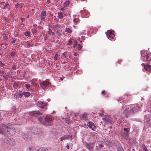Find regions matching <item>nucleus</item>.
Listing matches in <instances>:
<instances>
[{
    "label": "nucleus",
    "mask_w": 151,
    "mask_h": 151,
    "mask_svg": "<svg viewBox=\"0 0 151 151\" xmlns=\"http://www.w3.org/2000/svg\"><path fill=\"white\" fill-rule=\"evenodd\" d=\"M4 131L11 135L14 134L16 132L14 128L13 127H8L4 124H0V134H3Z\"/></svg>",
    "instance_id": "obj_1"
},
{
    "label": "nucleus",
    "mask_w": 151,
    "mask_h": 151,
    "mask_svg": "<svg viewBox=\"0 0 151 151\" xmlns=\"http://www.w3.org/2000/svg\"><path fill=\"white\" fill-rule=\"evenodd\" d=\"M38 120L40 123L44 125L48 126L52 125V119L50 116H44L42 117H40L38 118Z\"/></svg>",
    "instance_id": "obj_2"
},
{
    "label": "nucleus",
    "mask_w": 151,
    "mask_h": 151,
    "mask_svg": "<svg viewBox=\"0 0 151 151\" xmlns=\"http://www.w3.org/2000/svg\"><path fill=\"white\" fill-rule=\"evenodd\" d=\"M21 136L24 140L27 141L30 140L32 138L31 133L28 131L22 133Z\"/></svg>",
    "instance_id": "obj_3"
},
{
    "label": "nucleus",
    "mask_w": 151,
    "mask_h": 151,
    "mask_svg": "<svg viewBox=\"0 0 151 151\" xmlns=\"http://www.w3.org/2000/svg\"><path fill=\"white\" fill-rule=\"evenodd\" d=\"M113 31L108 30L105 32L108 39L112 41H114L115 39V36L113 33Z\"/></svg>",
    "instance_id": "obj_4"
},
{
    "label": "nucleus",
    "mask_w": 151,
    "mask_h": 151,
    "mask_svg": "<svg viewBox=\"0 0 151 151\" xmlns=\"http://www.w3.org/2000/svg\"><path fill=\"white\" fill-rule=\"evenodd\" d=\"M140 108L139 106L138 107L137 106H135L134 105H132L130 106V109H129V112L130 113L133 114L135 113L138 111V110L140 111L141 109H140Z\"/></svg>",
    "instance_id": "obj_5"
},
{
    "label": "nucleus",
    "mask_w": 151,
    "mask_h": 151,
    "mask_svg": "<svg viewBox=\"0 0 151 151\" xmlns=\"http://www.w3.org/2000/svg\"><path fill=\"white\" fill-rule=\"evenodd\" d=\"M2 140L6 143L12 145H14L15 144V141H14L13 143H12L11 141V139L6 136H4L2 139Z\"/></svg>",
    "instance_id": "obj_6"
},
{
    "label": "nucleus",
    "mask_w": 151,
    "mask_h": 151,
    "mask_svg": "<svg viewBox=\"0 0 151 151\" xmlns=\"http://www.w3.org/2000/svg\"><path fill=\"white\" fill-rule=\"evenodd\" d=\"M72 43H73V47H75L76 46H77L78 47H82V46L80 43L78 44L77 41L73 40H69L68 41L67 44L70 45Z\"/></svg>",
    "instance_id": "obj_7"
},
{
    "label": "nucleus",
    "mask_w": 151,
    "mask_h": 151,
    "mask_svg": "<svg viewBox=\"0 0 151 151\" xmlns=\"http://www.w3.org/2000/svg\"><path fill=\"white\" fill-rule=\"evenodd\" d=\"M129 132V129L124 128L122 130V135L124 139L128 138V132Z\"/></svg>",
    "instance_id": "obj_8"
},
{
    "label": "nucleus",
    "mask_w": 151,
    "mask_h": 151,
    "mask_svg": "<svg viewBox=\"0 0 151 151\" xmlns=\"http://www.w3.org/2000/svg\"><path fill=\"white\" fill-rule=\"evenodd\" d=\"M36 104L40 108L46 109L47 108L46 106H47V103H44L43 102L37 101L36 103Z\"/></svg>",
    "instance_id": "obj_9"
},
{
    "label": "nucleus",
    "mask_w": 151,
    "mask_h": 151,
    "mask_svg": "<svg viewBox=\"0 0 151 151\" xmlns=\"http://www.w3.org/2000/svg\"><path fill=\"white\" fill-rule=\"evenodd\" d=\"M129 112V109L128 107L126 108L125 109L123 108V110L122 113V114L121 116L122 117H127L130 114Z\"/></svg>",
    "instance_id": "obj_10"
},
{
    "label": "nucleus",
    "mask_w": 151,
    "mask_h": 151,
    "mask_svg": "<svg viewBox=\"0 0 151 151\" xmlns=\"http://www.w3.org/2000/svg\"><path fill=\"white\" fill-rule=\"evenodd\" d=\"M28 114L30 116H38L42 114V113L39 111H32L29 112Z\"/></svg>",
    "instance_id": "obj_11"
},
{
    "label": "nucleus",
    "mask_w": 151,
    "mask_h": 151,
    "mask_svg": "<svg viewBox=\"0 0 151 151\" xmlns=\"http://www.w3.org/2000/svg\"><path fill=\"white\" fill-rule=\"evenodd\" d=\"M51 84L47 80H46L43 81L42 83H40V85L43 89H45L47 86H48Z\"/></svg>",
    "instance_id": "obj_12"
},
{
    "label": "nucleus",
    "mask_w": 151,
    "mask_h": 151,
    "mask_svg": "<svg viewBox=\"0 0 151 151\" xmlns=\"http://www.w3.org/2000/svg\"><path fill=\"white\" fill-rule=\"evenodd\" d=\"M143 61H151V54L148 53L147 55L144 56L142 57V59Z\"/></svg>",
    "instance_id": "obj_13"
},
{
    "label": "nucleus",
    "mask_w": 151,
    "mask_h": 151,
    "mask_svg": "<svg viewBox=\"0 0 151 151\" xmlns=\"http://www.w3.org/2000/svg\"><path fill=\"white\" fill-rule=\"evenodd\" d=\"M94 124L93 123L91 122H89L87 123V125L90 128H91L93 130L96 131L95 129L93 128V126L94 125Z\"/></svg>",
    "instance_id": "obj_14"
},
{
    "label": "nucleus",
    "mask_w": 151,
    "mask_h": 151,
    "mask_svg": "<svg viewBox=\"0 0 151 151\" xmlns=\"http://www.w3.org/2000/svg\"><path fill=\"white\" fill-rule=\"evenodd\" d=\"M88 149L90 150H92L93 147V145L92 143H87L86 144Z\"/></svg>",
    "instance_id": "obj_15"
},
{
    "label": "nucleus",
    "mask_w": 151,
    "mask_h": 151,
    "mask_svg": "<svg viewBox=\"0 0 151 151\" xmlns=\"http://www.w3.org/2000/svg\"><path fill=\"white\" fill-rule=\"evenodd\" d=\"M106 122H108L109 123H111L112 121L109 117L106 116H105L103 118Z\"/></svg>",
    "instance_id": "obj_16"
},
{
    "label": "nucleus",
    "mask_w": 151,
    "mask_h": 151,
    "mask_svg": "<svg viewBox=\"0 0 151 151\" xmlns=\"http://www.w3.org/2000/svg\"><path fill=\"white\" fill-rule=\"evenodd\" d=\"M80 117L84 120H86L88 119L87 114H81L80 115Z\"/></svg>",
    "instance_id": "obj_17"
},
{
    "label": "nucleus",
    "mask_w": 151,
    "mask_h": 151,
    "mask_svg": "<svg viewBox=\"0 0 151 151\" xmlns=\"http://www.w3.org/2000/svg\"><path fill=\"white\" fill-rule=\"evenodd\" d=\"M146 122L147 125H150L151 124V115L149 117L146 119Z\"/></svg>",
    "instance_id": "obj_18"
},
{
    "label": "nucleus",
    "mask_w": 151,
    "mask_h": 151,
    "mask_svg": "<svg viewBox=\"0 0 151 151\" xmlns=\"http://www.w3.org/2000/svg\"><path fill=\"white\" fill-rule=\"evenodd\" d=\"M144 68L147 71H150L151 70V65H146L145 66Z\"/></svg>",
    "instance_id": "obj_19"
},
{
    "label": "nucleus",
    "mask_w": 151,
    "mask_h": 151,
    "mask_svg": "<svg viewBox=\"0 0 151 151\" xmlns=\"http://www.w3.org/2000/svg\"><path fill=\"white\" fill-rule=\"evenodd\" d=\"M69 138V135H65L64 136L62 137H61L60 139V141H62L64 139H68Z\"/></svg>",
    "instance_id": "obj_20"
},
{
    "label": "nucleus",
    "mask_w": 151,
    "mask_h": 151,
    "mask_svg": "<svg viewBox=\"0 0 151 151\" xmlns=\"http://www.w3.org/2000/svg\"><path fill=\"white\" fill-rule=\"evenodd\" d=\"M22 94H23V95H24V96L26 97H29L30 95V93L29 92H23L22 93Z\"/></svg>",
    "instance_id": "obj_21"
},
{
    "label": "nucleus",
    "mask_w": 151,
    "mask_h": 151,
    "mask_svg": "<svg viewBox=\"0 0 151 151\" xmlns=\"http://www.w3.org/2000/svg\"><path fill=\"white\" fill-rule=\"evenodd\" d=\"M36 151H48V150L47 148H41L37 150Z\"/></svg>",
    "instance_id": "obj_22"
},
{
    "label": "nucleus",
    "mask_w": 151,
    "mask_h": 151,
    "mask_svg": "<svg viewBox=\"0 0 151 151\" xmlns=\"http://www.w3.org/2000/svg\"><path fill=\"white\" fill-rule=\"evenodd\" d=\"M4 86H3L1 87V88L0 89V91L1 92V93H2V94H4L3 93H6L5 91H4Z\"/></svg>",
    "instance_id": "obj_23"
},
{
    "label": "nucleus",
    "mask_w": 151,
    "mask_h": 151,
    "mask_svg": "<svg viewBox=\"0 0 151 151\" xmlns=\"http://www.w3.org/2000/svg\"><path fill=\"white\" fill-rule=\"evenodd\" d=\"M117 151H124L123 149L122 148L121 146H118L117 148Z\"/></svg>",
    "instance_id": "obj_24"
},
{
    "label": "nucleus",
    "mask_w": 151,
    "mask_h": 151,
    "mask_svg": "<svg viewBox=\"0 0 151 151\" xmlns=\"http://www.w3.org/2000/svg\"><path fill=\"white\" fill-rule=\"evenodd\" d=\"M65 31L68 33H71L72 32V30L69 28H66L65 30Z\"/></svg>",
    "instance_id": "obj_25"
},
{
    "label": "nucleus",
    "mask_w": 151,
    "mask_h": 151,
    "mask_svg": "<svg viewBox=\"0 0 151 151\" xmlns=\"http://www.w3.org/2000/svg\"><path fill=\"white\" fill-rule=\"evenodd\" d=\"M24 35L25 36H27L28 37H29L31 36V34L30 32H26L25 33Z\"/></svg>",
    "instance_id": "obj_26"
},
{
    "label": "nucleus",
    "mask_w": 151,
    "mask_h": 151,
    "mask_svg": "<svg viewBox=\"0 0 151 151\" xmlns=\"http://www.w3.org/2000/svg\"><path fill=\"white\" fill-rule=\"evenodd\" d=\"M58 17L60 19H62L63 17L62 12H59L58 13Z\"/></svg>",
    "instance_id": "obj_27"
},
{
    "label": "nucleus",
    "mask_w": 151,
    "mask_h": 151,
    "mask_svg": "<svg viewBox=\"0 0 151 151\" xmlns=\"http://www.w3.org/2000/svg\"><path fill=\"white\" fill-rule=\"evenodd\" d=\"M13 87L15 89H17L18 88V84L16 83H14L13 84Z\"/></svg>",
    "instance_id": "obj_28"
},
{
    "label": "nucleus",
    "mask_w": 151,
    "mask_h": 151,
    "mask_svg": "<svg viewBox=\"0 0 151 151\" xmlns=\"http://www.w3.org/2000/svg\"><path fill=\"white\" fill-rule=\"evenodd\" d=\"M70 3V2L69 1H67L65 2L64 4V5L65 6H68L69 4Z\"/></svg>",
    "instance_id": "obj_29"
},
{
    "label": "nucleus",
    "mask_w": 151,
    "mask_h": 151,
    "mask_svg": "<svg viewBox=\"0 0 151 151\" xmlns=\"http://www.w3.org/2000/svg\"><path fill=\"white\" fill-rule=\"evenodd\" d=\"M9 4H8L5 3V5H4V7L3 8V9H6V8H9Z\"/></svg>",
    "instance_id": "obj_30"
},
{
    "label": "nucleus",
    "mask_w": 151,
    "mask_h": 151,
    "mask_svg": "<svg viewBox=\"0 0 151 151\" xmlns=\"http://www.w3.org/2000/svg\"><path fill=\"white\" fill-rule=\"evenodd\" d=\"M19 7H20V8L22 7V6L21 4H20L18 3L15 6V7L16 9H17Z\"/></svg>",
    "instance_id": "obj_31"
},
{
    "label": "nucleus",
    "mask_w": 151,
    "mask_h": 151,
    "mask_svg": "<svg viewBox=\"0 0 151 151\" xmlns=\"http://www.w3.org/2000/svg\"><path fill=\"white\" fill-rule=\"evenodd\" d=\"M41 15L43 16L46 15V13L45 11H43L41 12Z\"/></svg>",
    "instance_id": "obj_32"
},
{
    "label": "nucleus",
    "mask_w": 151,
    "mask_h": 151,
    "mask_svg": "<svg viewBox=\"0 0 151 151\" xmlns=\"http://www.w3.org/2000/svg\"><path fill=\"white\" fill-rule=\"evenodd\" d=\"M102 94H104V97H105L106 96L107 94V92H106L105 91H102Z\"/></svg>",
    "instance_id": "obj_33"
},
{
    "label": "nucleus",
    "mask_w": 151,
    "mask_h": 151,
    "mask_svg": "<svg viewBox=\"0 0 151 151\" xmlns=\"http://www.w3.org/2000/svg\"><path fill=\"white\" fill-rule=\"evenodd\" d=\"M25 87L26 88H27L28 89H29L30 87V86L29 84H26L25 85Z\"/></svg>",
    "instance_id": "obj_34"
},
{
    "label": "nucleus",
    "mask_w": 151,
    "mask_h": 151,
    "mask_svg": "<svg viewBox=\"0 0 151 151\" xmlns=\"http://www.w3.org/2000/svg\"><path fill=\"white\" fill-rule=\"evenodd\" d=\"M23 95V94H22L21 93H19L18 94V96H17V97L18 98H21L22 97Z\"/></svg>",
    "instance_id": "obj_35"
},
{
    "label": "nucleus",
    "mask_w": 151,
    "mask_h": 151,
    "mask_svg": "<svg viewBox=\"0 0 151 151\" xmlns=\"http://www.w3.org/2000/svg\"><path fill=\"white\" fill-rule=\"evenodd\" d=\"M48 33L49 35H50L52 33V30L49 28H48Z\"/></svg>",
    "instance_id": "obj_36"
},
{
    "label": "nucleus",
    "mask_w": 151,
    "mask_h": 151,
    "mask_svg": "<svg viewBox=\"0 0 151 151\" xmlns=\"http://www.w3.org/2000/svg\"><path fill=\"white\" fill-rule=\"evenodd\" d=\"M58 56V55L57 54H56L55 55L54 57V59L55 60H57V57Z\"/></svg>",
    "instance_id": "obj_37"
},
{
    "label": "nucleus",
    "mask_w": 151,
    "mask_h": 151,
    "mask_svg": "<svg viewBox=\"0 0 151 151\" xmlns=\"http://www.w3.org/2000/svg\"><path fill=\"white\" fill-rule=\"evenodd\" d=\"M5 65V64L3 63L2 62L0 61V67H2Z\"/></svg>",
    "instance_id": "obj_38"
},
{
    "label": "nucleus",
    "mask_w": 151,
    "mask_h": 151,
    "mask_svg": "<svg viewBox=\"0 0 151 151\" xmlns=\"http://www.w3.org/2000/svg\"><path fill=\"white\" fill-rule=\"evenodd\" d=\"M16 41V39L15 38H13L12 39V40L11 41V42L12 43H15Z\"/></svg>",
    "instance_id": "obj_39"
},
{
    "label": "nucleus",
    "mask_w": 151,
    "mask_h": 151,
    "mask_svg": "<svg viewBox=\"0 0 151 151\" xmlns=\"http://www.w3.org/2000/svg\"><path fill=\"white\" fill-rule=\"evenodd\" d=\"M15 52H13L11 53V56L12 57L14 56L15 55Z\"/></svg>",
    "instance_id": "obj_40"
},
{
    "label": "nucleus",
    "mask_w": 151,
    "mask_h": 151,
    "mask_svg": "<svg viewBox=\"0 0 151 151\" xmlns=\"http://www.w3.org/2000/svg\"><path fill=\"white\" fill-rule=\"evenodd\" d=\"M4 73V71L2 70H0V74H1V76H2V74H3Z\"/></svg>",
    "instance_id": "obj_41"
},
{
    "label": "nucleus",
    "mask_w": 151,
    "mask_h": 151,
    "mask_svg": "<svg viewBox=\"0 0 151 151\" xmlns=\"http://www.w3.org/2000/svg\"><path fill=\"white\" fill-rule=\"evenodd\" d=\"M29 151H35V150H34L32 147H30L29 148Z\"/></svg>",
    "instance_id": "obj_42"
},
{
    "label": "nucleus",
    "mask_w": 151,
    "mask_h": 151,
    "mask_svg": "<svg viewBox=\"0 0 151 151\" xmlns=\"http://www.w3.org/2000/svg\"><path fill=\"white\" fill-rule=\"evenodd\" d=\"M25 45L27 47H30V44L29 43H26L25 44Z\"/></svg>",
    "instance_id": "obj_43"
},
{
    "label": "nucleus",
    "mask_w": 151,
    "mask_h": 151,
    "mask_svg": "<svg viewBox=\"0 0 151 151\" xmlns=\"http://www.w3.org/2000/svg\"><path fill=\"white\" fill-rule=\"evenodd\" d=\"M32 32L33 33H36L37 32V31L35 29H32Z\"/></svg>",
    "instance_id": "obj_44"
},
{
    "label": "nucleus",
    "mask_w": 151,
    "mask_h": 151,
    "mask_svg": "<svg viewBox=\"0 0 151 151\" xmlns=\"http://www.w3.org/2000/svg\"><path fill=\"white\" fill-rule=\"evenodd\" d=\"M12 68L14 70H16V66L15 65H13L12 66Z\"/></svg>",
    "instance_id": "obj_45"
},
{
    "label": "nucleus",
    "mask_w": 151,
    "mask_h": 151,
    "mask_svg": "<svg viewBox=\"0 0 151 151\" xmlns=\"http://www.w3.org/2000/svg\"><path fill=\"white\" fill-rule=\"evenodd\" d=\"M45 50H47V51H48L50 52H51L52 51L51 50V49L50 48V50L48 49V50H47V49L46 48H45Z\"/></svg>",
    "instance_id": "obj_46"
},
{
    "label": "nucleus",
    "mask_w": 151,
    "mask_h": 151,
    "mask_svg": "<svg viewBox=\"0 0 151 151\" xmlns=\"http://www.w3.org/2000/svg\"><path fill=\"white\" fill-rule=\"evenodd\" d=\"M16 73L15 71H12L11 72V75H12L13 76V75H14V73Z\"/></svg>",
    "instance_id": "obj_47"
},
{
    "label": "nucleus",
    "mask_w": 151,
    "mask_h": 151,
    "mask_svg": "<svg viewBox=\"0 0 151 151\" xmlns=\"http://www.w3.org/2000/svg\"><path fill=\"white\" fill-rule=\"evenodd\" d=\"M67 53V52H65L63 53V56H64L65 58L66 57V56L65 55V54Z\"/></svg>",
    "instance_id": "obj_48"
},
{
    "label": "nucleus",
    "mask_w": 151,
    "mask_h": 151,
    "mask_svg": "<svg viewBox=\"0 0 151 151\" xmlns=\"http://www.w3.org/2000/svg\"><path fill=\"white\" fill-rule=\"evenodd\" d=\"M77 19L76 18H74L73 19V21L74 22H77Z\"/></svg>",
    "instance_id": "obj_49"
},
{
    "label": "nucleus",
    "mask_w": 151,
    "mask_h": 151,
    "mask_svg": "<svg viewBox=\"0 0 151 151\" xmlns=\"http://www.w3.org/2000/svg\"><path fill=\"white\" fill-rule=\"evenodd\" d=\"M18 96V94H15L14 95V97H15V98H18V97H17V96Z\"/></svg>",
    "instance_id": "obj_50"
},
{
    "label": "nucleus",
    "mask_w": 151,
    "mask_h": 151,
    "mask_svg": "<svg viewBox=\"0 0 151 151\" xmlns=\"http://www.w3.org/2000/svg\"><path fill=\"white\" fill-rule=\"evenodd\" d=\"M73 55L75 56H77L78 54H77L76 53V52H74L73 53Z\"/></svg>",
    "instance_id": "obj_51"
},
{
    "label": "nucleus",
    "mask_w": 151,
    "mask_h": 151,
    "mask_svg": "<svg viewBox=\"0 0 151 151\" xmlns=\"http://www.w3.org/2000/svg\"><path fill=\"white\" fill-rule=\"evenodd\" d=\"M142 147H143V149L146 148L145 146L144 145H142Z\"/></svg>",
    "instance_id": "obj_52"
},
{
    "label": "nucleus",
    "mask_w": 151,
    "mask_h": 151,
    "mask_svg": "<svg viewBox=\"0 0 151 151\" xmlns=\"http://www.w3.org/2000/svg\"><path fill=\"white\" fill-rule=\"evenodd\" d=\"M142 147H143V149L146 148L145 146L144 145H142Z\"/></svg>",
    "instance_id": "obj_53"
},
{
    "label": "nucleus",
    "mask_w": 151,
    "mask_h": 151,
    "mask_svg": "<svg viewBox=\"0 0 151 151\" xmlns=\"http://www.w3.org/2000/svg\"><path fill=\"white\" fill-rule=\"evenodd\" d=\"M93 128L95 129L96 128V126L94 124V125L93 126Z\"/></svg>",
    "instance_id": "obj_54"
},
{
    "label": "nucleus",
    "mask_w": 151,
    "mask_h": 151,
    "mask_svg": "<svg viewBox=\"0 0 151 151\" xmlns=\"http://www.w3.org/2000/svg\"><path fill=\"white\" fill-rule=\"evenodd\" d=\"M143 151H148L147 150V148H145V149H143Z\"/></svg>",
    "instance_id": "obj_55"
},
{
    "label": "nucleus",
    "mask_w": 151,
    "mask_h": 151,
    "mask_svg": "<svg viewBox=\"0 0 151 151\" xmlns=\"http://www.w3.org/2000/svg\"><path fill=\"white\" fill-rule=\"evenodd\" d=\"M32 84L33 86H36V83H32Z\"/></svg>",
    "instance_id": "obj_56"
},
{
    "label": "nucleus",
    "mask_w": 151,
    "mask_h": 151,
    "mask_svg": "<svg viewBox=\"0 0 151 151\" xmlns=\"http://www.w3.org/2000/svg\"><path fill=\"white\" fill-rule=\"evenodd\" d=\"M11 142L12 143H13L14 141H15L13 139H11Z\"/></svg>",
    "instance_id": "obj_57"
},
{
    "label": "nucleus",
    "mask_w": 151,
    "mask_h": 151,
    "mask_svg": "<svg viewBox=\"0 0 151 151\" xmlns=\"http://www.w3.org/2000/svg\"><path fill=\"white\" fill-rule=\"evenodd\" d=\"M66 147L67 149H69V145H67L66 146Z\"/></svg>",
    "instance_id": "obj_58"
},
{
    "label": "nucleus",
    "mask_w": 151,
    "mask_h": 151,
    "mask_svg": "<svg viewBox=\"0 0 151 151\" xmlns=\"http://www.w3.org/2000/svg\"><path fill=\"white\" fill-rule=\"evenodd\" d=\"M51 33H52V36L54 35L55 34V33L54 32H52Z\"/></svg>",
    "instance_id": "obj_59"
},
{
    "label": "nucleus",
    "mask_w": 151,
    "mask_h": 151,
    "mask_svg": "<svg viewBox=\"0 0 151 151\" xmlns=\"http://www.w3.org/2000/svg\"><path fill=\"white\" fill-rule=\"evenodd\" d=\"M34 46V44H30V46L32 47V46Z\"/></svg>",
    "instance_id": "obj_60"
},
{
    "label": "nucleus",
    "mask_w": 151,
    "mask_h": 151,
    "mask_svg": "<svg viewBox=\"0 0 151 151\" xmlns=\"http://www.w3.org/2000/svg\"><path fill=\"white\" fill-rule=\"evenodd\" d=\"M34 27H36L37 26V24H34L33 25Z\"/></svg>",
    "instance_id": "obj_61"
},
{
    "label": "nucleus",
    "mask_w": 151,
    "mask_h": 151,
    "mask_svg": "<svg viewBox=\"0 0 151 151\" xmlns=\"http://www.w3.org/2000/svg\"><path fill=\"white\" fill-rule=\"evenodd\" d=\"M47 2L48 3H49L50 2V0H47Z\"/></svg>",
    "instance_id": "obj_62"
},
{
    "label": "nucleus",
    "mask_w": 151,
    "mask_h": 151,
    "mask_svg": "<svg viewBox=\"0 0 151 151\" xmlns=\"http://www.w3.org/2000/svg\"><path fill=\"white\" fill-rule=\"evenodd\" d=\"M100 147H103V146L102 145H100Z\"/></svg>",
    "instance_id": "obj_63"
},
{
    "label": "nucleus",
    "mask_w": 151,
    "mask_h": 151,
    "mask_svg": "<svg viewBox=\"0 0 151 151\" xmlns=\"http://www.w3.org/2000/svg\"><path fill=\"white\" fill-rule=\"evenodd\" d=\"M55 26L56 27H58L59 26V24H55Z\"/></svg>",
    "instance_id": "obj_64"
}]
</instances>
